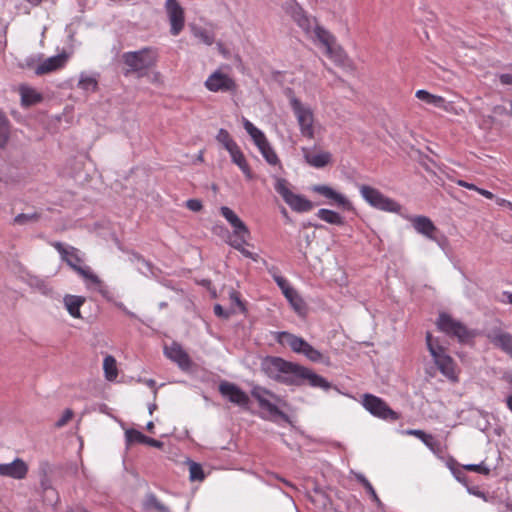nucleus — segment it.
<instances>
[{
    "label": "nucleus",
    "instance_id": "obj_5",
    "mask_svg": "<svg viewBox=\"0 0 512 512\" xmlns=\"http://www.w3.org/2000/svg\"><path fill=\"white\" fill-rule=\"evenodd\" d=\"M157 59V50L152 47H145L138 51L126 52L122 55V60L128 67V72H135L140 75H142L143 71L155 66Z\"/></svg>",
    "mask_w": 512,
    "mask_h": 512
},
{
    "label": "nucleus",
    "instance_id": "obj_15",
    "mask_svg": "<svg viewBox=\"0 0 512 512\" xmlns=\"http://www.w3.org/2000/svg\"><path fill=\"white\" fill-rule=\"evenodd\" d=\"M315 38L325 48V54L334 60L340 59L342 56V49L336 45L335 37L323 27L316 25L313 29Z\"/></svg>",
    "mask_w": 512,
    "mask_h": 512
},
{
    "label": "nucleus",
    "instance_id": "obj_56",
    "mask_svg": "<svg viewBox=\"0 0 512 512\" xmlns=\"http://www.w3.org/2000/svg\"><path fill=\"white\" fill-rule=\"evenodd\" d=\"M496 203L499 206H506L508 208H511V205H512V202H510L506 199H503V198H496Z\"/></svg>",
    "mask_w": 512,
    "mask_h": 512
},
{
    "label": "nucleus",
    "instance_id": "obj_14",
    "mask_svg": "<svg viewBox=\"0 0 512 512\" xmlns=\"http://www.w3.org/2000/svg\"><path fill=\"white\" fill-rule=\"evenodd\" d=\"M165 9L171 25L170 32L173 36H177L184 28V9L177 0H166Z\"/></svg>",
    "mask_w": 512,
    "mask_h": 512
},
{
    "label": "nucleus",
    "instance_id": "obj_20",
    "mask_svg": "<svg viewBox=\"0 0 512 512\" xmlns=\"http://www.w3.org/2000/svg\"><path fill=\"white\" fill-rule=\"evenodd\" d=\"M60 254L62 261L66 262L75 272L82 267V258L79 250L72 246H66L61 242H53L51 244Z\"/></svg>",
    "mask_w": 512,
    "mask_h": 512
},
{
    "label": "nucleus",
    "instance_id": "obj_57",
    "mask_svg": "<svg viewBox=\"0 0 512 512\" xmlns=\"http://www.w3.org/2000/svg\"><path fill=\"white\" fill-rule=\"evenodd\" d=\"M30 5L36 7L39 6L43 0H26Z\"/></svg>",
    "mask_w": 512,
    "mask_h": 512
},
{
    "label": "nucleus",
    "instance_id": "obj_63",
    "mask_svg": "<svg viewBox=\"0 0 512 512\" xmlns=\"http://www.w3.org/2000/svg\"><path fill=\"white\" fill-rule=\"evenodd\" d=\"M510 113H511V116H512V102H511V111H510Z\"/></svg>",
    "mask_w": 512,
    "mask_h": 512
},
{
    "label": "nucleus",
    "instance_id": "obj_27",
    "mask_svg": "<svg viewBox=\"0 0 512 512\" xmlns=\"http://www.w3.org/2000/svg\"><path fill=\"white\" fill-rule=\"evenodd\" d=\"M19 93L21 96V105L23 107H30L37 103H40L43 100V96L41 93L37 92L34 88H31L26 85H21L19 87Z\"/></svg>",
    "mask_w": 512,
    "mask_h": 512
},
{
    "label": "nucleus",
    "instance_id": "obj_51",
    "mask_svg": "<svg viewBox=\"0 0 512 512\" xmlns=\"http://www.w3.org/2000/svg\"><path fill=\"white\" fill-rule=\"evenodd\" d=\"M456 184L460 187H463V188H466L469 190H473V191H477V188H478L476 185L466 182L464 180H456Z\"/></svg>",
    "mask_w": 512,
    "mask_h": 512
},
{
    "label": "nucleus",
    "instance_id": "obj_32",
    "mask_svg": "<svg viewBox=\"0 0 512 512\" xmlns=\"http://www.w3.org/2000/svg\"><path fill=\"white\" fill-rule=\"evenodd\" d=\"M316 215L319 219H321L322 221L329 223V224L338 225V226H341L344 224L343 217L338 212H335L330 209H326V208L319 209Z\"/></svg>",
    "mask_w": 512,
    "mask_h": 512
},
{
    "label": "nucleus",
    "instance_id": "obj_11",
    "mask_svg": "<svg viewBox=\"0 0 512 512\" xmlns=\"http://www.w3.org/2000/svg\"><path fill=\"white\" fill-rule=\"evenodd\" d=\"M362 405L377 418L387 421H397L400 418V415L392 410L382 398L375 395L364 394L362 397Z\"/></svg>",
    "mask_w": 512,
    "mask_h": 512
},
{
    "label": "nucleus",
    "instance_id": "obj_48",
    "mask_svg": "<svg viewBox=\"0 0 512 512\" xmlns=\"http://www.w3.org/2000/svg\"><path fill=\"white\" fill-rule=\"evenodd\" d=\"M274 280L281 289L282 293L284 294V291L292 290L293 287L290 286L288 281L282 277V276H274Z\"/></svg>",
    "mask_w": 512,
    "mask_h": 512
},
{
    "label": "nucleus",
    "instance_id": "obj_35",
    "mask_svg": "<svg viewBox=\"0 0 512 512\" xmlns=\"http://www.w3.org/2000/svg\"><path fill=\"white\" fill-rule=\"evenodd\" d=\"M405 434L417 437L431 450H434L437 444L434 437L431 434L425 433L423 430L409 429L405 431Z\"/></svg>",
    "mask_w": 512,
    "mask_h": 512
},
{
    "label": "nucleus",
    "instance_id": "obj_44",
    "mask_svg": "<svg viewBox=\"0 0 512 512\" xmlns=\"http://www.w3.org/2000/svg\"><path fill=\"white\" fill-rule=\"evenodd\" d=\"M125 435H126L127 441L129 443L136 442V443L143 444V442L145 440V435L143 433H141L140 431L135 430V429L127 430Z\"/></svg>",
    "mask_w": 512,
    "mask_h": 512
},
{
    "label": "nucleus",
    "instance_id": "obj_62",
    "mask_svg": "<svg viewBox=\"0 0 512 512\" xmlns=\"http://www.w3.org/2000/svg\"><path fill=\"white\" fill-rule=\"evenodd\" d=\"M454 474H455L456 478H457L458 480H460V476H459V474H457V473H456V471H454Z\"/></svg>",
    "mask_w": 512,
    "mask_h": 512
},
{
    "label": "nucleus",
    "instance_id": "obj_29",
    "mask_svg": "<svg viewBox=\"0 0 512 512\" xmlns=\"http://www.w3.org/2000/svg\"><path fill=\"white\" fill-rule=\"evenodd\" d=\"M229 154L231 156L232 162L240 168V170L248 179H252L251 168L240 147L237 145L233 149H230Z\"/></svg>",
    "mask_w": 512,
    "mask_h": 512
},
{
    "label": "nucleus",
    "instance_id": "obj_37",
    "mask_svg": "<svg viewBox=\"0 0 512 512\" xmlns=\"http://www.w3.org/2000/svg\"><path fill=\"white\" fill-rule=\"evenodd\" d=\"M285 10H286V13L289 14L294 21H296L303 14H305V11L302 9V7L294 0L286 2Z\"/></svg>",
    "mask_w": 512,
    "mask_h": 512
},
{
    "label": "nucleus",
    "instance_id": "obj_22",
    "mask_svg": "<svg viewBox=\"0 0 512 512\" xmlns=\"http://www.w3.org/2000/svg\"><path fill=\"white\" fill-rule=\"evenodd\" d=\"M28 472V466L22 459H15L11 463L0 464V475L14 479H24Z\"/></svg>",
    "mask_w": 512,
    "mask_h": 512
},
{
    "label": "nucleus",
    "instance_id": "obj_19",
    "mask_svg": "<svg viewBox=\"0 0 512 512\" xmlns=\"http://www.w3.org/2000/svg\"><path fill=\"white\" fill-rule=\"evenodd\" d=\"M486 336L494 347L500 349L512 358V334L502 330L501 328H495L490 330Z\"/></svg>",
    "mask_w": 512,
    "mask_h": 512
},
{
    "label": "nucleus",
    "instance_id": "obj_1",
    "mask_svg": "<svg viewBox=\"0 0 512 512\" xmlns=\"http://www.w3.org/2000/svg\"><path fill=\"white\" fill-rule=\"evenodd\" d=\"M261 369L270 379L287 386H302L307 383L314 388L324 390L330 388L329 382L311 369L281 357L268 356L264 358Z\"/></svg>",
    "mask_w": 512,
    "mask_h": 512
},
{
    "label": "nucleus",
    "instance_id": "obj_45",
    "mask_svg": "<svg viewBox=\"0 0 512 512\" xmlns=\"http://www.w3.org/2000/svg\"><path fill=\"white\" fill-rule=\"evenodd\" d=\"M78 85L83 90L96 91L98 83L92 77H82Z\"/></svg>",
    "mask_w": 512,
    "mask_h": 512
},
{
    "label": "nucleus",
    "instance_id": "obj_38",
    "mask_svg": "<svg viewBox=\"0 0 512 512\" xmlns=\"http://www.w3.org/2000/svg\"><path fill=\"white\" fill-rule=\"evenodd\" d=\"M30 285L43 295H51L53 292V288L49 285L48 282L37 277L30 280Z\"/></svg>",
    "mask_w": 512,
    "mask_h": 512
},
{
    "label": "nucleus",
    "instance_id": "obj_58",
    "mask_svg": "<svg viewBox=\"0 0 512 512\" xmlns=\"http://www.w3.org/2000/svg\"><path fill=\"white\" fill-rule=\"evenodd\" d=\"M217 48H218V50H219V52H220V53H222V54H225V53H226L223 43L218 42V43H217Z\"/></svg>",
    "mask_w": 512,
    "mask_h": 512
},
{
    "label": "nucleus",
    "instance_id": "obj_36",
    "mask_svg": "<svg viewBox=\"0 0 512 512\" xmlns=\"http://www.w3.org/2000/svg\"><path fill=\"white\" fill-rule=\"evenodd\" d=\"M217 141L229 152L238 144L233 140L231 135L226 129L221 128L216 136Z\"/></svg>",
    "mask_w": 512,
    "mask_h": 512
},
{
    "label": "nucleus",
    "instance_id": "obj_9",
    "mask_svg": "<svg viewBox=\"0 0 512 512\" xmlns=\"http://www.w3.org/2000/svg\"><path fill=\"white\" fill-rule=\"evenodd\" d=\"M276 340L282 346H289L293 352L305 355L312 362H318L322 358V354L306 340L289 332H278Z\"/></svg>",
    "mask_w": 512,
    "mask_h": 512
},
{
    "label": "nucleus",
    "instance_id": "obj_10",
    "mask_svg": "<svg viewBox=\"0 0 512 512\" xmlns=\"http://www.w3.org/2000/svg\"><path fill=\"white\" fill-rule=\"evenodd\" d=\"M437 327L441 332L450 337H456L460 342H467L474 336L463 323L455 320L447 313L439 315Z\"/></svg>",
    "mask_w": 512,
    "mask_h": 512
},
{
    "label": "nucleus",
    "instance_id": "obj_4",
    "mask_svg": "<svg viewBox=\"0 0 512 512\" xmlns=\"http://www.w3.org/2000/svg\"><path fill=\"white\" fill-rule=\"evenodd\" d=\"M289 103L299 126L300 134L309 140L315 138L316 118L313 109L292 95Z\"/></svg>",
    "mask_w": 512,
    "mask_h": 512
},
{
    "label": "nucleus",
    "instance_id": "obj_50",
    "mask_svg": "<svg viewBox=\"0 0 512 512\" xmlns=\"http://www.w3.org/2000/svg\"><path fill=\"white\" fill-rule=\"evenodd\" d=\"M143 444H147L149 446L156 447V448H161L163 446V443L161 441L156 440L154 438H150L146 435H145V440H144Z\"/></svg>",
    "mask_w": 512,
    "mask_h": 512
},
{
    "label": "nucleus",
    "instance_id": "obj_42",
    "mask_svg": "<svg viewBox=\"0 0 512 512\" xmlns=\"http://www.w3.org/2000/svg\"><path fill=\"white\" fill-rule=\"evenodd\" d=\"M146 506L148 508H153L158 512H168V508L164 504H162L158 500V498L153 494L148 495L146 500Z\"/></svg>",
    "mask_w": 512,
    "mask_h": 512
},
{
    "label": "nucleus",
    "instance_id": "obj_64",
    "mask_svg": "<svg viewBox=\"0 0 512 512\" xmlns=\"http://www.w3.org/2000/svg\"><path fill=\"white\" fill-rule=\"evenodd\" d=\"M510 209L512 210V205H511V208H510Z\"/></svg>",
    "mask_w": 512,
    "mask_h": 512
},
{
    "label": "nucleus",
    "instance_id": "obj_23",
    "mask_svg": "<svg viewBox=\"0 0 512 512\" xmlns=\"http://www.w3.org/2000/svg\"><path fill=\"white\" fill-rule=\"evenodd\" d=\"M251 394L257 400L261 408L267 410L271 414H280L278 407L275 404L271 403L270 400L268 399L269 397H271L273 399L278 400V397L274 393L267 390L266 388L258 386L253 388Z\"/></svg>",
    "mask_w": 512,
    "mask_h": 512
},
{
    "label": "nucleus",
    "instance_id": "obj_55",
    "mask_svg": "<svg viewBox=\"0 0 512 512\" xmlns=\"http://www.w3.org/2000/svg\"><path fill=\"white\" fill-rule=\"evenodd\" d=\"M213 232L217 235H220L221 233L228 234V230L223 225H216L213 228Z\"/></svg>",
    "mask_w": 512,
    "mask_h": 512
},
{
    "label": "nucleus",
    "instance_id": "obj_53",
    "mask_svg": "<svg viewBox=\"0 0 512 512\" xmlns=\"http://www.w3.org/2000/svg\"><path fill=\"white\" fill-rule=\"evenodd\" d=\"M480 195H482L483 197L487 198V199H494L495 196L492 192L488 191V190H485L483 188H477V191Z\"/></svg>",
    "mask_w": 512,
    "mask_h": 512
},
{
    "label": "nucleus",
    "instance_id": "obj_39",
    "mask_svg": "<svg viewBox=\"0 0 512 512\" xmlns=\"http://www.w3.org/2000/svg\"><path fill=\"white\" fill-rule=\"evenodd\" d=\"M189 475L191 481H203L205 478L202 466L196 462L189 464Z\"/></svg>",
    "mask_w": 512,
    "mask_h": 512
},
{
    "label": "nucleus",
    "instance_id": "obj_33",
    "mask_svg": "<svg viewBox=\"0 0 512 512\" xmlns=\"http://www.w3.org/2000/svg\"><path fill=\"white\" fill-rule=\"evenodd\" d=\"M103 370L105 378L108 381H114L118 377V368L116 359L112 355H107L103 360Z\"/></svg>",
    "mask_w": 512,
    "mask_h": 512
},
{
    "label": "nucleus",
    "instance_id": "obj_21",
    "mask_svg": "<svg viewBox=\"0 0 512 512\" xmlns=\"http://www.w3.org/2000/svg\"><path fill=\"white\" fill-rule=\"evenodd\" d=\"M415 231L426 238L437 241L438 228L427 216H414L409 218Z\"/></svg>",
    "mask_w": 512,
    "mask_h": 512
},
{
    "label": "nucleus",
    "instance_id": "obj_54",
    "mask_svg": "<svg viewBox=\"0 0 512 512\" xmlns=\"http://www.w3.org/2000/svg\"><path fill=\"white\" fill-rule=\"evenodd\" d=\"M214 312L217 316H220V317H228V314L224 312L223 308L221 305L217 304L215 305L214 307Z\"/></svg>",
    "mask_w": 512,
    "mask_h": 512
},
{
    "label": "nucleus",
    "instance_id": "obj_47",
    "mask_svg": "<svg viewBox=\"0 0 512 512\" xmlns=\"http://www.w3.org/2000/svg\"><path fill=\"white\" fill-rule=\"evenodd\" d=\"M73 417V411L66 409L62 414L61 418L56 422L57 427L65 426Z\"/></svg>",
    "mask_w": 512,
    "mask_h": 512
},
{
    "label": "nucleus",
    "instance_id": "obj_26",
    "mask_svg": "<svg viewBox=\"0 0 512 512\" xmlns=\"http://www.w3.org/2000/svg\"><path fill=\"white\" fill-rule=\"evenodd\" d=\"M86 302L84 296L66 294L63 298V303L69 315L76 319H81V307Z\"/></svg>",
    "mask_w": 512,
    "mask_h": 512
},
{
    "label": "nucleus",
    "instance_id": "obj_30",
    "mask_svg": "<svg viewBox=\"0 0 512 512\" xmlns=\"http://www.w3.org/2000/svg\"><path fill=\"white\" fill-rule=\"evenodd\" d=\"M284 296L295 310L296 313L302 315L306 311V305L302 299V297L298 294V292L293 288L292 290L284 291Z\"/></svg>",
    "mask_w": 512,
    "mask_h": 512
},
{
    "label": "nucleus",
    "instance_id": "obj_41",
    "mask_svg": "<svg viewBox=\"0 0 512 512\" xmlns=\"http://www.w3.org/2000/svg\"><path fill=\"white\" fill-rule=\"evenodd\" d=\"M297 25L306 33L309 34L312 32V28L315 22V19L310 18L306 13L303 14L299 19L295 21Z\"/></svg>",
    "mask_w": 512,
    "mask_h": 512
},
{
    "label": "nucleus",
    "instance_id": "obj_59",
    "mask_svg": "<svg viewBox=\"0 0 512 512\" xmlns=\"http://www.w3.org/2000/svg\"><path fill=\"white\" fill-rule=\"evenodd\" d=\"M507 406L512 411V394L507 398Z\"/></svg>",
    "mask_w": 512,
    "mask_h": 512
},
{
    "label": "nucleus",
    "instance_id": "obj_2",
    "mask_svg": "<svg viewBox=\"0 0 512 512\" xmlns=\"http://www.w3.org/2000/svg\"><path fill=\"white\" fill-rule=\"evenodd\" d=\"M220 214L232 227V234L228 235L227 243L238 250L244 257L257 261L258 254L249 251L246 246H250L249 239L251 233L247 225L239 218V216L229 207L222 206Z\"/></svg>",
    "mask_w": 512,
    "mask_h": 512
},
{
    "label": "nucleus",
    "instance_id": "obj_28",
    "mask_svg": "<svg viewBox=\"0 0 512 512\" xmlns=\"http://www.w3.org/2000/svg\"><path fill=\"white\" fill-rule=\"evenodd\" d=\"M192 35L198 39L199 42L211 46L215 42V32L212 28L199 26L193 24L190 26Z\"/></svg>",
    "mask_w": 512,
    "mask_h": 512
},
{
    "label": "nucleus",
    "instance_id": "obj_46",
    "mask_svg": "<svg viewBox=\"0 0 512 512\" xmlns=\"http://www.w3.org/2000/svg\"><path fill=\"white\" fill-rule=\"evenodd\" d=\"M463 468L467 471L476 472L483 475H488L490 473V469L487 468L484 464H468L464 465Z\"/></svg>",
    "mask_w": 512,
    "mask_h": 512
},
{
    "label": "nucleus",
    "instance_id": "obj_3",
    "mask_svg": "<svg viewBox=\"0 0 512 512\" xmlns=\"http://www.w3.org/2000/svg\"><path fill=\"white\" fill-rule=\"evenodd\" d=\"M426 344L433 362L437 369L448 380L458 381L459 369L454 359L447 353V349L440 343L438 338H434L430 332L426 333Z\"/></svg>",
    "mask_w": 512,
    "mask_h": 512
},
{
    "label": "nucleus",
    "instance_id": "obj_7",
    "mask_svg": "<svg viewBox=\"0 0 512 512\" xmlns=\"http://www.w3.org/2000/svg\"><path fill=\"white\" fill-rule=\"evenodd\" d=\"M359 192L370 206L378 210L392 213H399L401 210V205L398 202L385 196L380 190L372 186L363 184L359 186Z\"/></svg>",
    "mask_w": 512,
    "mask_h": 512
},
{
    "label": "nucleus",
    "instance_id": "obj_12",
    "mask_svg": "<svg viewBox=\"0 0 512 512\" xmlns=\"http://www.w3.org/2000/svg\"><path fill=\"white\" fill-rule=\"evenodd\" d=\"M207 90L217 93H234L237 90V83L229 74L218 69L208 76L204 83Z\"/></svg>",
    "mask_w": 512,
    "mask_h": 512
},
{
    "label": "nucleus",
    "instance_id": "obj_25",
    "mask_svg": "<svg viewBox=\"0 0 512 512\" xmlns=\"http://www.w3.org/2000/svg\"><path fill=\"white\" fill-rule=\"evenodd\" d=\"M415 97L421 101L426 102L427 104L438 107L446 112L453 111L451 103H447L442 96L431 94L427 90H417L415 93Z\"/></svg>",
    "mask_w": 512,
    "mask_h": 512
},
{
    "label": "nucleus",
    "instance_id": "obj_6",
    "mask_svg": "<svg viewBox=\"0 0 512 512\" xmlns=\"http://www.w3.org/2000/svg\"><path fill=\"white\" fill-rule=\"evenodd\" d=\"M242 124L267 163L273 166L279 165L280 160L278 155L269 143L265 134L245 117L242 118Z\"/></svg>",
    "mask_w": 512,
    "mask_h": 512
},
{
    "label": "nucleus",
    "instance_id": "obj_52",
    "mask_svg": "<svg viewBox=\"0 0 512 512\" xmlns=\"http://www.w3.org/2000/svg\"><path fill=\"white\" fill-rule=\"evenodd\" d=\"M500 82L505 85H512V74H501Z\"/></svg>",
    "mask_w": 512,
    "mask_h": 512
},
{
    "label": "nucleus",
    "instance_id": "obj_40",
    "mask_svg": "<svg viewBox=\"0 0 512 512\" xmlns=\"http://www.w3.org/2000/svg\"><path fill=\"white\" fill-rule=\"evenodd\" d=\"M40 219V214L39 213H31V214H28V213H21V214H18L15 218H14V223L17 224V225H25L27 223H30V222H36Z\"/></svg>",
    "mask_w": 512,
    "mask_h": 512
},
{
    "label": "nucleus",
    "instance_id": "obj_17",
    "mask_svg": "<svg viewBox=\"0 0 512 512\" xmlns=\"http://www.w3.org/2000/svg\"><path fill=\"white\" fill-rule=\"evenodd\" d=\"M69 59V55L63 51L62 53L49 57L36 65L34 73L37 76L50 74L63 69Z\"/></svg>",
    "mask_w": 512,
    "mask_h": 512
},
{
    "label": "nucleus",
    "instance_id": "obj_34",
    "mask_svg": "<svg viewBox=\"0 0 512 512\" xmlns=\"http://www.w3.org/2000/svg\"><path fill=\"white\" fill-rule=\"evenodd\" d=\"M76 273H78L85 280L87 286L94 285L101 287L103 284L102 280L87 265H83L82 267L78 268Z\"/></svg>",
    "mask_w": 512,
    "mask_h": 512
},
{
    "label": "nucleus",
    "instance_id": "obj_8",
    "mask_svg": "<svg viewBox=\"0 0 512 512\" xmlns=\"http://www.w3.org/2000/svg\"><path fill=\"white\" fill-rule=\"evenodd\" d=\"M289 185L286 179L276 178L274 188L293 211L298 213L311 211L314 207L313 203L304 196L292 192Z\"/></svg>",
    "mask_w": 512,
    "mask_h": 512
},
{
    "label": "nucleus",
    "instance_id": "obj_43",
    "mask_svg": "<svg viewBox=\"0 0 512 512\" xmlns=\"http://www.w3.org/2000/svg\"><path fill=\"white\" fill-rule=\"evenodd\" d=\"M356 478L364 486V488L367 490V492L371 495L373 500L376 502H379L380 499H379L375 489L373 488L372 484L369 482V480L361 474L357 475Z\"/></svg>",
    "mask_w": 512,
    "mask_h": 512
},
{
    "label": "nucleus",
    "instance_id": "obj_16",
    "mask_svg": "<svg viewBox=\"0 0 512 512\" xmlns=\"http://www.w3.org/2000/svg\"><path fill=\"white\" fill-rule=\"evenodd\" d=\"M306 163L313 168L321 169L332 163V154L317 147H303L301 149Z\"/></svg>",
    "mask_w": 512,
    "mask_h": 512
},
{
    "label": "nucleus",
    "instance_id": "obj_24",
    "mask_svg": "<svg viewBox=\"0 0 512 512\" xmlns=\"http://www.w3.org/2000/svg\"><path fill=\"white\" fill-rule=\"evenodd\" d=\"M165 355L172 361L176 362L181 369H189L191 359L187 352L178 343H172L165 347Z\"/></svg>",
    "mask_w": 512,
    "mask_h": 512
},
{
    "label": "nucleus",
    "instance_id": "obj_49",
    "mask_svg": "<svg viewBox=\"0 0 512 512\" xmlns=\"http://www.w3.org/2000/svg\"><path fill=\"white\" fill-rule=\"evenodd\" d=\"M186 207L191 211L198 212L203 208V205L198 199H189L186 201Z\"/></svg>",
    "mask_w": 512,
    "mask_h": 512
},
{
    "label": "nucleus",
    "instance_id": "obj_13",
    "mask_svg": "<svg viewBox=\"0 0 512 512\" xmlns=\"http://www.w3.org/2000/svg\"><path fill=\"white\" fill-rule=\"evenodd\" d=\"M311 191L329 200V204L336 205L344 210H353V204L343 194L337 192L332 187L324 184L313 185Z\"/></svg>",
    "mask_w": 512,
    "mask_h": 512
},
{
    "label": "nucleus",
    "instance_id": "obj_31",
    "mask_svg": "<svg viewBox=\"0 0 512 512\" xmlns=\"http://www.w3.org/2000/svg\"><path fill=\"white\" fill-rule=\"evenodd\" d=\"M11 136V123L6 114L0 110V148L4 149Z\"/></svg>",
    "mask_w": 512,
    "mask_h": 512
},
{
    "label": "nucleus",
    "instance_id": "obj_61",
    "mask_svg": "<svg viewBox=\"0 0 512 512\" xmlns=\"http://www.w3.org/2000/svg\"><path fill=\"white\" fill-rule=\"evenodd\" d=\"M153 428H154V424H153V422H149V423L147 424V429H148V431L152 432Z\"/></svg>",
    "mask_w": 512,
    "mask_h": 512
},
{
    "label": "nucleus",
    "instance_id": "obj_60",
    "mask_svg": "<svg viewBox=\"0 0 512 512\" xmlns=\"http://www.w3.org/2000/svg\"><path fill=\"white\" fill-rule=\"evenodd\" d=\"M504 295H506L508 303L512 304V293L505 292Z\"/></svg>",
    "mask_w": 512,
    "mask_h": 512
},
{
    "label": "nucleus",
    "instance_id": "obj_18",
    "mask_svg": "<svg viewBox=\"0 0 512 512\" xmlns=\"http://www.w3.org/2000/svg\"><path fill=\"white\" fill-rule=\"evenodd\" d=\"M219 392L230 402L245 407L249 403L248 395L234 383L223 381L219 384Z\"/></svg>",
    "mask_w": 512,
    "mask_h": 512
}]
</instances>
